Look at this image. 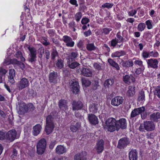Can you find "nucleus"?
<instances>
[{
	"label": "nucleus",
	"mask_w": 160,
	"mask_h": 160,
	"mask_svg": "<svg viewBox=\"0 0 160 160\" xmlns=\"http://www.w3.org/2000/svg\"><path fill=\"white\" fill-rule=\"evenodd\" d=\"M127 123L125 118H122L118 120L113 118H109L105 122V129L111 132L115 130L118 131L120 129H124L126 128Z\"/></svg>",
	"instance_id": "1"
},
{
	"label": "nucleus",
	"mask_w": 160,
	"mask_h": 160,
	"mask_svg": "<svg viewBox=\"0 0 160 160\" xmlns=\"http://www.w3.org/2000/svg\"><path fill=\"white\" fill-rule=\"evenodd\" d=\"M51 114L56 116L57 115L58 113L56 111H53L46 118V125L45 131L47 135L53 132L55 127L54 118Z\"/></svg>",
	"instance_id": "2"
},
{
	"label": "nucleus",
	"mask_w": 160,
	"mask_h": 160,
	"mask_svg": "<svg viewBox=\"0 0 160 160\" xmlns=\"http://www.w3.org/2000/svg\"><path fill=\"white\" fill-rule=\"evenodd\" d=\"M27 48L30 52L28 61L30 63L33 67H35L37 61V50L34 47H31L27 45Z\"/></svg>",
	"instance_id": "3"
},
{
	"label": "nucleus",
	"mask_w": 160,
	"mask_h": 160,
	"mask_svg": "<svg viewBox=\"0 0 160 160\" xmlns=\"http://www.w3.org/2000/svg\"><path fill=\"white\" fill-rule=\"evenodd\" d=\"M155 129V125L154 122L151 121H144L141 124L139 128V130L142 132H145V130L148 132L154 131Z\"/></svg>",
	"instance_id": "4"
},
{
	"label": "nucleus",
	"mask_w": 160,
	"mask_h": 160,
	"mask_svg": "<svg viewBox=\"0 0 160 160\" xmlns=\"http://www.w3.org/2000/svg\"><path fill=\"white\" fill-rule=\"evenodd\" d=\"M69 88L73 93L78 94L80 92V86L78 82L75 79H71L69 80Z\"/></svg>",
	"instance_id": "5"
},
{
	"label": "nucleus",
	"mask_w": 160,
	"mask_h": 160,
	"mask_svg": "<svg viewBox=\"0 0 160 160\" xmlns=\"http://www.w3.org/2000/svg\"><path fill=\"white\" fill-rule=\"evenodd\" d=\"M84 104L83 102L80 100L73 101L71 103L72 110L74 111L81 110H86L87 108Z\"/></svg>",
	"instance_id": "6"
},
{
	"label": "nucleus",
	"mask_w": 160,
	"mask_h": 160,
	"mask_svg": "<svg viewBox=\"0 0 160 160\" xmlns=\"http://www.w3.org/2000/svg\"><path fill=\"white\" fill-rule=\"evenodd\" d=\"M46 141L44 138L40 140L37 145V152L38 154H42L45 151L46 146Z\"/></svg>",
	"instance_id": "7"
},
{
	"label": "nucleus",
	"mask_w": 160,
	"mask_h": 160,
	"mask_svg": "<svg viewBox=\"0 0 160 160\" xmlns=\"http://www.w3.org/2000/svg\"><path fill=\"white\" fill-rule=\"evenodd\" d=\"M130 143V139L127 137H123L120 139L118 141L117 147L121 149L126 148Z\"/></svg>",
	"instance_id": "8"
},
{
	"label": "nucleus",
	"mask_w": 160,
	"mask_h": 160,
	"mask_svg": "<svg viewBox=\"0 0 160 160\" xmlns=\"http://www.w3.org/2000/svg\"><path fill=\"white\" fill-rule=\"evenodd\" d=\"M29 83L28 80L25 78H21L17 84V86L18 90H22L29 86Z\"/></svg>",
	"instance_id": "9"
},
{
	"label": "nucleus",
	"mask_w": 160,
	"mask_h": 160,
	"mask_svg": "<svg viewBox=\"0 0 160 160\" xmlns=\"http://www.w3.org/2000/svg\"><path fill=\"white\" fill-rule=\"evenodd\" d=\"M122 80L125 84L129 85L135 82V78L132 74H128L123 76Z\"/></svg>",
	"instance_id": "10"
},
{
	"label": "nucleus",
	"mask_w": 160,
	"mask_h": 160,
	"mask_svg": "<svg viewBox=\"0 0 160 160\" xmlns=\"http://www.w3.org/2000/svg\"><path fill=\"white\" fill-rule=\"evenodd\" d=\"M62 40L67 47H73L74 45V42L72 38L68 36H63Z\"/></svg>",
	"instance_id": "11"
},
{
	"label": "nucleus",
	"mask_w": 160,
	"mask_h": 160,
	"mask_svg": "<svg viewBox=\"0 0 160 160\" xmlns=\"http://www.w3.org/2000/svg\"><path fill=\"white\" fill-rule=\"evenodd\" d=\"M17 132L14 129L8 131L6 133V140L10 142L13 141L16 138Z\"/></svg>",
	"instance_id": "12"
},
{
	"label": "nucleus",
	"mask_w": 160,
	"mask_h": 160,
	"mask_svg": "<svg viewBox=\"0 0 160 160\" xmlns=\"http://www.w3.org/2000/svg\"><path fill=\"white\" fill-rule=\"evenodd\" d=\"M123 101L124 99L122 97L116 96L111 100V104L112 106L118 107L123 103Z\"/></svg>",
	"instance_id": "13"
},
{
	"label": "nucleus",
	"mask_w": 160,
	"mask_h": 160,
	"mask_svg": "<svg viewBox=\"0 0 160 160\" xmlns=\"http://www.w3.org/2000/svg\"><path fill=\"white\" fill-rule=\"evenodd\" d=\"M146 61L148 64V68H151L154 69H157L158 68V62L157 59L151 58L146 60Z\"/></svg>",
	"instance_id": "14"
},
{
	"label": "nucleus",
	"mask_w": 160,
	"mask_h": 160,
	"mask_svg": "<svg viewBox=\"0 0 160 160\" xmlns=\"http://www.w3.org/2000/svg\"><path fill=\"white\" fill-rule=\"evenodd\" d=\"M144 110L145 107L143 106L134 109L131 112L130 118L133 119L134 117L138 116Z\"/></svg>",
	"instance_id": "15"
},
{
	"label": "nucleus",
	"mask_w": 160,
	"mask_h": 160,
	"mask_svg": "<svg viewBox=\"0 0 160 160\" xmlns=\"http://www.w3.org/2000/svg\"><path fill=\"white\" fill-rule=\"evenodd\" d=\"M81 127V123L76 122V121H72L71 122L70 129L71 131L73 132H76Z\"/></svg>",
	"instance_id": "16"
},
{
	"label": "nucleus",
	"mask_w": 160,
	"mask_h": 160,
	"mask_svg": "<svg viewBox=\"0 0 160 160\" xmlns=\"http://www.w3.org/2000/svg\"><path fill=\"white\" fill-rule=\"evenodd\" d=\"M104 142L102 139L98 141L96 143L95 149L98 154L101 153L104 150Z\"/></svg>",
	"instance_id": "17"
},
{
	"label": "nucleus",
	"mask_w": 160,
	"mask_h": 160,
	"mask_svg": "<svg viewBox=\"0 0 160 160\" xmlns=\"http://www.w3.org/2000/svg\"><path fill=\"white\" fill-rule=\"evenodd\" d=\"M88 120L89 123L93 125H96L98 123V119L94 114H88Z\"/></svg>",
	"instance_id": "18"
},
{
	"label": "nucleus",
	"mask_w": 160,
	"mask_h": 160,
	"mask_svg": "<svg viewBox=\"0 0 160 160\" xmlns=\"http://www.w3.org/2000/svg\"><path fill=\"white\" fill-rule=\"evenodd\" d=\"M119 64L120 66L126 68L132 67L134 65L133 61L131 59L127 60H124L122 59Z\"/></svg>",
	"instance_id": "19"
},
{
	"label": "nucleus",
	"mask_w": 160,
	"mask_h": 160,
	"mask_svg": "<svg viewBox=\"0 0 160 160\" xmlns=\"http://www.w3.org/2000/svg\"><path fill=\"white\" fill-rule=\"evenodd\" d=\"M68 102L67 100L61 99L59 100L58 106L60 109L62 111H65L68 109Z\"/></svg>",
	"instance_id": "20"
},
{
	"label": "nucleus",
	"mask_w": 160,
	"mask_h": 160,
	"mask_svg": "<svg viewBox=\"0 0 160 160\" xmlns=\"http://www.w3.org/2000/svg\"><path fill=\"white\" fill-rule=\"evenodd\" d=\"M26 104L24 102L21 103L19 105L18 113L20 115H23L27 112Z\"/></svg>",
	"instance_id": "21"
},
{
	"label": "nucleus",
	"mask_w": 160,
	"mask_h": 160,
	"mask_svg": "<svg viewBox=\"0 0 160 160\" xmlns=\"http://www.w3.org/2000/svg\"><path fill=\"white\" fill-rule=\"evenodd\" d=\"M138 154V152L136 149H132L129 152L128 154L129 160H137Z\"/></svg>",
	"instance_id": "22"
},
{
	"label": "nucleus",
	"mask_w": 160,
	"mask_h": 160,
	"mask_svg": "<svg viewBox=\"0 0 160 160\" xmlns=\"http://www.w3.org/2000/svg\"><path fill=\"white\" fill-rule=\"evenodd\" d=\"M98 105L96 103H92L90 104L89 107V110L90 112L95 113L98 111Z\"/></svg>",
	"instance_id": "23"
},
{
	"label": "nucleus",
	"mask_w": 160,
	"mask_h": 160,
	"mask_svg": "<svg viewBox=\"0 0 160 160\" xmlns=\"http://www.w3.org/2000/svg\"><path fill=\"white\" fill-rule=\"evenodd\" d=\"M58 74L57 72L53 71L50 73L49 75V80L50 82L56 83L57 81Z\"/></svg>",
	"instance_id": "24"
},
{
	"label": "nucleus",
	"mask_w": 160,
	"mask_h": 160,
	"mask_svg": "<svg viewBox=\"0 0 160 160\" xmlns=\"http://www.w3.org/2000/svg\"><path fill=\"white\" fill-rule=\"evenodd\" d=\"M15 71L14 69H11L9 70V76H8V81L12 84L15 82L14 78L15 76Z\"/></svg>",
	"instance_id": "25"
},
{
	"label": "nucleus",
	"mask_w": 160,
	"mask_h": 160,
	"mask_svg": "<svg viewBox=\"0 0 160 160\" xmlns=\"http://www.w3.org/2000/svg\"><path fill=\"white\" fill-rule=\"evenodd\" d=\"M136 87L134 85L130 86L128 87V90L126 94L128 97H132L135 94Z\"/></svg>",
	"instance_id": "26"
},
{
	"label": "nucleus",
	"mask_w": 160,
	"mask_h": 160,
	"mask_svg": "<svg viewBox=\"0 0 160 160\" xmlns=\"http://www.w3.org/2000/svg\"><path fill=\"white\" fill-rule=\"evenodd\" d=\"M82 74L87 77H91L92 75V72L89 69L82 68L81 70Z\"/></svg>",
	"instance_id": "27"
},
{
	"label": "nucleus",
	"mask_w": 160,
	"mask_h": 160,
	"mask_svg": "<svg viewBox=\"0 0 160 160\" xmlns=\"http://www.w3.org/2000/svg\"><path fill=\"white\" fill-rule=\"evenodd\" d=\"M42 128V126L40 124H37L33 127L32 131V134L34 136H37L39 134Z\"/></svg>",
	"instance_id": "28"
},
{
	"label": "nucleus",
	"mask_w": 160,
	"mask_h": 160,
	"mask_svg": "<svg viewBox=\"0 0 160 160\" xmlns=\"http://www.w3.org/2000/svg\"><path fill=\"white\" fill-rule=\"evenodd\" d=\"M66 152V148L62 145H58L56 148V153L59 155L63 154Z\"/></svg>",
	"instance_id": "29"
},
{
	"label": "nucleus",
	"mask_w": 160,
	"mask_h": 160,
	"mask_svg": "<svg viewBox=\"0 0 160 160\" xmlns=\"http://www.w3.org/2000/svg\"><path fill=\"white\" fill-rule=\"evenodd\" d=\"M150 119L154 122H158V119H160V113L157 112L152 113L150 116Z\"/></svg>",
	"instance_id": "30"
},
{
	"label": "nucleus",
	"mask_w": 160,
	"mask_h": 160,
	"mask_svg": "<svg viewBox=\"0 0 160 160\" xmlns=\"http://www.w3.org/2000/svg\"><path fill=\"white\" fill-rule=\"evenodd\" d=\"M114 81L113 79L110 78L106 79L104 83V86L106 88H109L114 83Z\"/></svg>",
	"instance_id": "31"
},
{
	"label": "nucleus",
	"mask_w": 160,
	"mask_h": 160,
	"mask_svg": "<svg viewBox=\"0 0 160 160\" xmlns=\"http://www.w3.org/2000/svg\"><path fill=\"white\" fill-rule=\"evenodd\" d=\"M56 65L59 69H62L64 66L63 60L60 58H58L56 61Z\"/></svg>",
	"instance_id": "32"
},
{
	"label": "nucleus",
	"mask_w": 160,
	"mask_h": 160,
	"mask_svg": "<svg viewBox=\"0 0 160 160\" xmlns=\"http://www.w3.org/2000/svg\"><path fill=\"white\" fill-rule=\"evenodd\" d=\"M108 62L111 66L115 68L117 70H120L119 65L112 59L111 58L108 59Z\"/></svg>",
	"instance_id": "33"
},
{
	"label": "nucleus",
	"mask_w": 160,
	"mask_h": 160,
	"mask_svg": "<svg viewBox=\"0 0 160 160\" xmlns=\"http://www.w3.org/2000/svg\"><path fill=\"white\" fill-rule=\"evenodd\" d=\"M74 158V160H87V158L82 152L76 154Z\"/></svg>",
	"instance_id": "34"
},
{
	"label": "nucleus",
	"mask_w": 160,
	"mask_h": 160,
	"mask_svg": "<svg viewBox=\"0 0 160 160\" xmlns=\"http://www.w3.org/2000/svg\"><path fill=\"white\" fill-rule=\"evenodd\" d=\"M78 53L77 52H72L70 55L68 56V60L69 62L75 61L77 57Z\"/></svg>",
	"instance_id": "35"
},
{
	"label": "nucleus",
	"mask_w": 160,
	"mask_h": 160,
	"mask_svg": "<svg viewBox=\"0 0 160 160\" xmlns=\"http://www.w3.org/2000/svg\"><path fill=\"white\" fill-rule=\"evenodd\" d=\"M58 56V52L55 47L53 48L51 50V59L52 60H54L56 57Z\"/></svg>",
	"instance_id": "36"
},
{
	"label": "nucleus",
	"mask_w": 160,
	"mask_h": 160,
	"mask_svg": "<svg viewBox=\"0 0 160 160\" xmlns=\"http://www.w3.org/2000/svg\"><path fill=\"white\" fill-rule=\"evenodd\" d=\"M7 72V71L5 69L0 68V83L2 82V79L5 78V75Z\"/></svg>",
	"instance_id": "37"
},
{
	"label": "nucleus",
	"mask_w": 160,
	"mask_h": 160,
	"mask_svg": "<svg viewBox=\"0 0 160 160\" xmlns=\"http://www.w3.org/2000/svg\"><path fill=\"white\" fill-rule=\"evenodd\" d=\"M116 37L117 38V40L119 43H121L123 42H127L128 40V39L126 37V39L123 38L122 36L121 35L120 32H118L116 34Z\"/></svg>",
	"instance_id": "38"
},
{
	"label": "nucleus",
	"mask_w": 160,
	"mask_h": 160,
	"mask_svg": "<svg viewBox=\"0 0 160 160\" xmlns=\"http://www.w3.org/2000/svg\"><path fill=\"white\" fill-rule=\"evenodd\" d=\"M138 99L139 102L145 100V93L143 90H142L139 92Z\"/></svg>",
	"instance_id": "39"
},
{
	"label": "nucleus",
	"mask_w": 160,
	"mask_h": 160,
	"mask_svg": "<svg viewBox=\"0 0 160 160\" xmlns=\"http://www.w3.org/2000/svg\"><path fill=\"white\" fill-rule=\"evenodd\" d=\"M82 82L83 87H88L92 84V82L84 78L82 79Z\"/></svg>",
	"instance_id": "40"
},
{
	"label": "nucleus",
	"mask_w": 160,
	"mask_h": 160,
	"mask_svg": "<svg viewBox=\"0 0 160 160\" xmlns=\"http://www.w3.org/2000/svg\"><path fill=\"white\" fill-rule=\"evenodd\" d=\"M86 48L87 50L89 51L94 50L96 48L93 43L87 44Z\"/></svg>",
	"instance_id": "41"
},
{
	"label": "nucleus",
	"mask_w": 160,
	"mask_h": 160,
	"mask_svg": "<svg viewBox=\"0 0 160 160\" xmlns=\"http://www.w3.org/2000/svg\"><path fill=\"white\" fill-rule=\"evenodd\" d=\"M27 112H32L35 109V107L32 103H28L26 104Z\"/></svg>",
	"instance_id": "42"
},
{
	"label": "nucleus",
	"mask_w": 160,
	"mask_h": 160,
	"mask_svg": "<svg viewBox=\"0 0 160 160\" xmlns=\"http://www.w3.org/2000/svg\"><path fill=\"white\" fill-rule=\"evenodd\" d=\"M146 26L145 24L143 22L140 23L138 26L137 29L140 32L143 31L146 28Z\"/></svg>",
	"instance_id": "43"
},
{
	"label": "nucleus",
	"mask_w": 160,
	"mask_h": 160,
	"mask_svg": "<svg viewBox=\"0 0 160 160\" xmlns=\"http://www.w3.org/2000/svg\"><path fill=\"white\" fill-rule=\"evenodd\" d=\"M82 17V14L81 12H78L76 13L74 18L77 22H78Z\"/></svg>",
	"instance_id": "44"
},
{
	"label": "nucleus",
	"mask_w": 160,
	"mask_h": 160,
	"mask_svg": "<svg viewBox=\"0 0 160 160\" xmlns=\"http://www.w3.org/2000/svg\"><path fill=\"white\" fill-rule=\"evenodd\" d=\"M92 89L93 90H97L98 87H100L99 84V82L98 80H94L92 82Z\"/></svg>",
	"instance_id": "45"
},
{
	"label": "nucleus",
	"mask_w": 160,
	"mask_h": 160,
	"mask_svg": "<svg viewBox=\"0 0 160 160\" xmlns=\"http://www.w3.org/2000/svg\"><path fill=\"white\" fill-rule=\"evenodd\" d=\"M79 65L80 64L77 62H74L71 63L69 62L68 66L70 68L74 69L77 68Z\"/></svg>",
	"instance_id": "46"
},
{
	"label": "nucleus",
	"mask_w": 160,
	"mask_h": 160,
	"mask_svg": "<svg viewBox=\"0 0 160 160\" xmlns=\"http://www.w3.org/2000/svg\"><path fill=\"white\" fill-rule=\"evenodd\" d=\"M154 93L155 95L157 96L158 98H160V86L155 87Z\"/></svg>",
	"instance_id": "47"
},
{
	"label": "nucleus",
	"mask_w": 160,
	"mask_h": 160,
	"mask_svg": "<svg viewBox=\"0 0 160 160\" xmlns=\"http://www.w3.org/2000/svg\"><path fill=\"white\" fill-rule=\"evenodd\" d=\"M47 32L51 38H53L56 34V31L54 29H49L48 30Z\"/></svg>",
	"instance_id": "48"
},
{
	"label": "nucleus",
	"mask_w": 160,
	"mask_h": 160,
	"mask_svg": "<svg viewBox=\"0 0 160 160\" xmlns=\"http://www.w3.org/2000/svg\"><path fill=\"white\" fill-rule=\"evenodd\" d=\"M42 39L43 40L41 42V43L46 46L49 45L50 43L48 41V39L46 37H42Z\"/></svg>",
	"instance_id": "49"
},
{
	"label": "nucleus",
	"mask_w": 160,
	"mask_h": 160,
	"mask_svg": "<svg viewBox=\"0 0 160 160\" xmlns=\"http://www.w3.org/2000/svg\"><path fill=\"white\" fill-rule=\"evenodd\" d=\"M6 132L3 130L0 131V140H6Z\"/></svg>",
	"instance_id": "50"
},
{
	"label": "nucleus",
	"mask_w": 160,
	"mask_h": 160,
	"mask_svg": "<svg viewBox=\"0 0 160 160\" xmlns=\"http://www.w3.org/2000/svg\"><path fill=\"white\" fill-rule=\"evenodd\" d=\"M152 21L151 20H148L145 22V25L147 26V28L148 29H150L152 28L153 26L152 23Z\"/></svg>",
	"instance_id": "51"
},
{
	"label": "nucleus",
	"mask_w": 160,
	"mask_h": 160,
	"mask_svg": "<svg viewBox=\"0 0 160 160\" xmlns=\"http://www.w3.org/2000/svg\"><path fill=\"white\" fill-rule=\"evenodd\" d=\"M114 5L112 3H106L103 4L102 5V7L103 8H107L108 9L111 8Z\"/></svg>",
	"instance_id": "52"
},
{
	"label": "nucleus",
	"mask_w": 160,
	"mask_h": 160,
	"mask_svg": "<svg viewBox=\"0 0 160 160\" xmlns=\"http://www.w3.org/2000/svg\"><path fill=\"white\" fill-rule=\"evenodd\" d=\"M112 30L111 28H103L101 31L102 33H104L105 35H108Z\"/></svg>",
	"instance_id": "53"
},
{
	"label": "nucleus",
	"mask_w": 160,
	"mask_h": 160,
	"mask_svg": "<svg viewBox=\"0 0 160 160\" xmlns=\"http://www.w3.org/2000/svg\"><path fill=\"white\" fill-rule=\"evenodd\" d=\"M94 67L98 70H102V66L100 63L99 62H95L93 64Z\"/></svg>",
	"instance_id": "54"
},
{
	"label": "nucleus",
	"mask_w": 160,
	"mask_h": 160,
	"mask_svg": "<svg viewBox=\"0 0 160 160\" xmlns=\"http://www.w3.org/2000/svg\"><path fill=\"white\" fill-rule=\"evenodd\" d=\"M111 42L110 46L111 47H115L117 44L119 43L118 41L117 40V38H115V39H112L110 42Z\"/></svg>",
	"instance_id": "55"
},
{
	"label": "nucleus",
	"mask_w": 160,
	"mask_h": 160,
	"mask_svg": "<svg viewBox=\"0 0 160 160\" xmlns=\"http://www.w3.org/2000/svg\"><path fill=\"white\" fill-rule=\"evenodd\" d=\"M102 48L105 51H107V52L106 53V54L107 55H108L109 54V52L110 51V48L108 47V45L107 44H104L102 46Z\"/></svg>",
	"instance_id": "56"
},
{
	"label": "nucleus",
	"mask_w": 160,
	"mask_h": 160,
	"mask_svg": "<svg viewBox=\"0 0 160 160\" xmlns=\"http://www.w3.org/2000/svg\"><path fill=\"white\" fill-rule=\"evenodd\" d=\"M90 22V20L88 18L85 17H83L82 19L81 23L82 24L85 25Z\"/></svg>",
	"instance_id": "57"
},
{
	"label": "nucleus",
	"mask_w": 160,
	"mask_h": 160,
	"mask_svg": "<svg viewBox=\"0 0 160 160\" xmlns=\"http://www.w3.org/2000/svg\"><path fill=\"white\" fill-rule=\"evenodd\" d=\"M149 53L150 56L154 58H157L159 55V54L157 52L151 51Z\"/></svg>",
	"instance_id": "58"
},
{
	"label": "nucleus",
	"mask_w": 160,
	"mask_h": 160,
	"mask_svg": "<svg viewBox=\"0 0 160 160\" xmlns=\"http://www.w3.org/2000/svg\"><path fill=\"white\" fill-rule=\"evenodd\" d=\"M145 68L144 66L142 67L138 68L135 71V73L139 75L142 72L144 69Z\"/></svg>",
	"instance_id": "59"
},
{
	"label": "nucleus",
	"mask_w": 160,
	"mask_h": 160,
	"mask_svg": "<svg viewBox=\"0 0 160 160\" xmlns=\"http://www.w3.org/2000/svg\"><path fill=\"white\" fill-rule=\"evenodd\" d=\"M146 135L147 138L148 139H153L155 136L154 133L149 132L147 133Z\"/></svg>",
	"instance_id": "60"
},
{
	"label": "nucleus",
	"mask_w": 160,
	"mask_h": 160,
	"mask_svg": "<svg viewBox=\"0 0 160 160\" xmlns=\"http://www.w3.org/2000/svg\"><path fill=\"white\" fill-rule=\"evenodd\" d=\"M142 56L144 59L149 57V53L145 51H143L142 54Z\"/></svg>",
	"instance_id": "61"
},
{
	"label": "nucleus",
	"mask_w": 160,
	"mask_h": 160,
	"mask_svg": "<svg viewBox=\"0 0 160 160\" xmlns=\"http://www.w3.org/2000/svg\"><path fill=\"white\" fill-rule=\"evenodd\" d=\"M84 46L83 41L80 40L77 44L78 47L80 49H82L83 48Z\"/></svg>",
	"instance_id": "62"
},
{
	"label": "nucleus",
	"mask_w": 160,
	"mask_h": 160,
	"mask_svg": "<svg viewBox=\"0 0 160 160\" xmlns=\"http://www.w3.org/2000/svg\"><path fill=\"white\" fill-rule=\"evenodd\" d=\"M141 115V117L142 119H144L146 118L147 116V112L145 111V110L142 112V113H140Z\"/></svg>",
	"instance_id": "63"
},
{
	"label": "nucleus",
	"mask_w": 160,
	"mask_h": 160,
	"mask_svg": "<svg viewBox=\"0 0 160 160\" xmlns=\"http://www.w3.org/2000/svg\"><path fill=\"white\" fill-rule=\"evenodd\" d=\"M134 63L136 65H138L140 67H142L144 66L143 65L142 62L141 60H136L134 62Z\"/></svg>",
	"instance_id": "64"
}]
</instances>
